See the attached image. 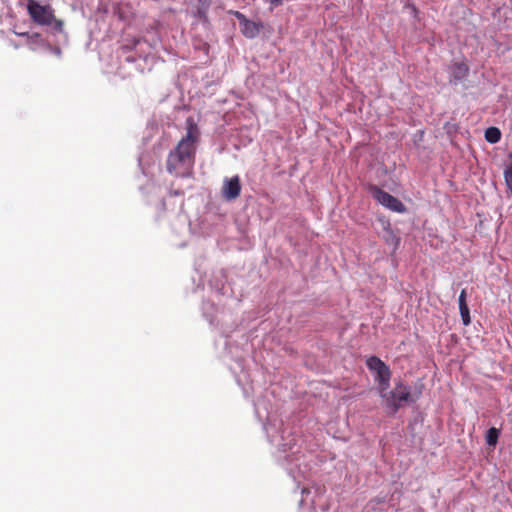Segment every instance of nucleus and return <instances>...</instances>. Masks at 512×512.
I'll use <instances>...</instances> for the list:
<instances>
[{"label":"nucleus","instance_id":"nucleus-13","mask_svg":"<svg viewBox=\"0 0 512 512\" xmlns=\"http://www.w3.org/2000/svg\"><path fill=\"white\" fill-rule=\"evenodd\" d=\"M500 435V430L492 427L490 428L485 435V441L488 446H495L497 444L498 438Z\"/></svg>","mask_w":512,"mask_h":512},{"label":"nucleus","instance_id":"nucleus-17","mask_svg":"<svg viewBox=\"0 0 512 512\" xmlns=\"http://www.w3.org/2000/svg\"><path fill=\"white\" fill-rule=\"evenodd\" d=\"M18 36H21V37H25L27 38V40H36L40 37V34L39 33H28V32H23V33H16Z\"/></svg>","mask_w":512,"mask_h":512},{"label":"nucleus","instance_id":"nucleus-5","mask_svg":"<svg viewBox=\"0 0 512 512\" xmlns=\"http://www.w3.org/2000/svg\"><path fill=\"white\" fill-rule=\"evenodd\" d=\"M369 370L375 372V381L378 383V392L387 390L390 386L391 371L379 357L370 356L366 360Z\"/></svg>","mask_w":512,"mask_h":512},{"label":"nucleus","instance_id":"nucleus-6","mask_svg":"<svg viewBox=\"0 0 512 512\" xmlns=\"http://www.w3.org/2000/svg\"><path fill=\"white\" fill-rule=\"evenodd\" d=\"M370 191L374 199L387 209L397 213H404L406 211L405 205L398 198L388 192L377 186H372Z\"/></svg>","mask_w":512,"mask_h":512},{"label":"nucleus","instance_id":"nucleus-4","mask_svg":"<svg viewBox=\"0 0 512 512\" xmlns=\"http://www.w3.org/2000/svg\"><path fill=\"white\" fill-rule=\"evenodd\" d=\"M325 488L320 485L312 487H303L301 489L300 507L308 506L313 512H326L328 505L324 496Z\"/></svg>","mask_w":512,"mask_h":512},{"label":"nucleus","instance_id":"nucleus-1","mask_svg":"<svg viewBox=\"0 0 512 512\" xmlns=\"http://www.w3.org/2000/svg\"><path fill=\"white\" fill-rule=\"evenodd\" d=\"M200 141V130L193 117L186 119V133L167 156V171L180 178L193 175L196 156V146Z\"/></svg>","mask_w":512,"mask_h":512},{"label":"nucleus","instance_id":"nucleus-9","mask_svg":"<svg viewBox=\"0 0 512 512\" xmlns=\"http://www.w3.org/2000/svg\"><path fill=\"white\" fill-rule=\"evenodd\" d=\"M262 28L261 24L255 23L251 20H245V23L240 27L241 33L249 39H253L258 36Z\"/></svg>","mask_w":512,"mask_h":512},{"label":"nucleus","instance_id":"nucleus-8","mask_svg":"<svg viewBox=\"0 0 512 512\" xmlns=\"http://www.w3.org/2000/svg\"><path fill=\"white\" fill-rule=\"evenodd\" d=\"M467 293L466 290L463 289L460 292L459 298H458V304H459V312L462 319V323L464 326H468L471 323V317H470V311L469 307L467 305Z\"/></svg>","mask_w":512,"mask_h":512},{"label":"nucleus","instance_id":"nucleus-12","mask_svg":"<svg viewBox=\"0 0 512 512\" xmlns=\"http://www.w3.org/2000/svg\"><path fill=\"white\" fill-rule=\"evenodd\" d=\"M501 139V132L497 127H489L485 131V140L491 144L499 142Z\"/></svg>","mask_w":512,"mask_h":512},{"label":"nucleus","instance_id":"nucleus-14","mask_svg":"<svg viewBox=\"0 0 512 512\" xmlns=\"http://www.w3.org/2000/svg\"><path fill=\"white\" fill-rule=\"evenodd\" d=\"M504 178H505V183H506L508 189L512 193V165L508 166L504 170Z\"/></svg>","mask_w":512,"mask_h":512},{"label":"nucleus","instance_id":"nucleus-10","mask_svg":"<svg viewBox=\"0 0 512 512\" xmlns=\"http://www.w3.org/2000/svg\"><path fill=\"white\" fill-rule=\"evenodd\" d=\"M469 74L468 66L463 62H458L452 66V78L455 82L461 81Z\"/></svg>","mask_w":512,"mask_h":512},{"label":"nucleus","instance_id":"nucleus-18","mask_svg":"<svg viewBox=\"0 0 512 512\" xmlns=\"http://www.w3.org/2000/svg\"><path fill=\"white\" fill-rule=\"evenodd\" d=\"M169 194L171 196H183L184 195V192L182 190H170L169 191Z\"/></svg>","mask_w":512,"mask_h":512},{"label":"nucleus","instance_id":"nucleus-7","mask_svg":"<svg viewBox=\"0 0 512 512\" xmlns=\"http://www.w3.org/2000/svg\"><path fill=\"white\" fill-rule=\"evenodd\" d=\"M241 192V183L238 175L226 178L223 182L221 194L226 200H235Z\"/></svg>","mask_w":512,"mask_h":512},{"label":"nucleus","instance_id":"nucleus-19","mask_svg":"<svg viewBox=\"0 0 512 512\" xmlns=\"http://www.w3.org/2000/svg\"><path fill=\"white\" fill-rule=\"evenodd\" d=\"M270 3L273 7H276L282 3V0H271Z\"/></svg>","mask_w":512,"mask_h":512},{"label":"nucleus","instance_id":"nucleus-11","mask_svg":"<svg viewBox=\"0 0 512 512\" xmlns=\"http://www.w3.org/2000/svg\"><path fill=\"white\" fill-rule=\"evenodd\" d=\"M213 3V0H198L196 7V16L203 22L208 21L207 13Z\"/></svg>","mask_w":512,"mask_h":512},{"label":"nucleus","instance_id":"nucleus-3","mask_svg":"<svg viewBox=\"0 0 512 512\" xmlns=\"http://www.w3.org/2000/svg\"><path fill=\"white\" fill-rule=\"evenodd\" d=\"M379 395L384 407L391 414H395L404 404L414 401L411 398V388L401 381L397 382L390 392L380 390Z\"/></svg>","mask_w":512,"mask_h":512},{"label":"nucleus","instance_id":"nucleus-2","mask_svg":"<svg viewBox=\"0 0 512 512\" xmlns=\"http://www.w3.org/2000/svg\"><path fill=\"white\" fill-rule=\"evenodd\" d=\"M27 12L34 23L40 26H50L56 32H63L64 23L54 15L53 8L41 5L36 0H28Z\"/></svg>","mask_w":512,"mask_h":512},{"label":"nucleus","instance_id":"nucleus-16","mask_svg":"<svg viewBox=\"0 0 512 512\" xmlns=\"http://www.w3.org/2000/svg\"><path fill=\"white\" fill-rule=\"evenodd\" d=\"M230 13L238 19L240 27L245 23V20H248L246 16L239 11H231Z\"/></svg>","mask_w":512,"mask_h":512},{"label":"nucleus","instance_id":"nucleus-20","mask_svg":"<svg viewBox=\"0 0 512 512\" xmlns=\"http://www.w3.org/2000/svg\"><path fill=\"white\" fill-rule=\"evenodd\" d=\"M290 474L293 476L295 480L297 479V476L294 474V471L292 469H290Z\"/></svg>","mask_w":512,"mask_h":512},{"label":"nucleus","instance_id":"nucleus-15","mask_svg":"<svg viewBox=\"0 0 512 512\" xmlns=\"http://www.w3.org/2000/svg\"><path fill=\"white\" fill-rule=\"evenodd\" d=\"M386 231L389 234V237H388V239H386V241L389 242L391 240L392 242L395 243V245H398L399 244V238L396 237V235L393 233V231H392V229L390 228L389 225L386 228Z\"/></svg>","mask_w":512,"mask_h":512}]
</instances>
